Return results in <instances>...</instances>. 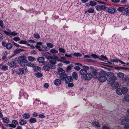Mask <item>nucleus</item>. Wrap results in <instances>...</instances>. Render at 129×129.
<instances>
[{
	"label": "nucleus",
	"mask_w": 129,
	"mask_h": 129,
	"mask_svg": "<svg viewBox=\"0 0 129 129\" xmlns=\"http://www.w3.org/2000/svg\"><path fill=\"white\" fill-rule=\"evenodd\" d=\"M104 71H102L99 72H97L96 70L92 71V73L94 77L98 79V80L100 82H103L105 81L107 79V78L104 75Z\"/></svg>",
	"instance_id": "obj_1"
},
{
	"label": "nucleus",
	"mask_w": 129,
	"mask_h": 129,
	"mask_svg": "<svg viewBox=\"0 0 129 129\" xmlns=\"http://www.w3.org/2000/svg\"><path fill=\"white\" fill-rule=\"evenodd\" d=\"M117 79V78L115 76H111V77L108 79L107 81V83L108 84H110L112 86H113V85H114V86H119L118 84H117V83H116L117 84H116V85H115L114 84L115 83V81Z\"/></svg>",
	"instance_id": "obj_2"
},
{
	"label": "nucleus",
	"mask_w": 129,
	"mask_h": 129,
	"mask_svg": "<svg viewBox=\"0 0 129 129\" xmlns=\"http://www.w3.org/2000/svg\"><path fill=\"white\" fill-rule=\"evenodd\" d=\"M121 123L123 125H124L125 128H129V119L126 118L122 119L121 121Z\"/></svg>",
	"instance_id": "obj_3"
},
{
	"label": "nucleus",
	"mask_w": 129,
	"mask_h": 129,
	"mask_svg": "<svg viewBox=\"0 0 129 129\" xmlns=\"http://www.w3.org/2000/svg\"><path fill=\"white\" fill-rule=\"evenodd\" d=\"M95 7L96 10L98 11L102 10L105 11L107 8L106 6L105 5H98Z\"/></svg>",
	"instance_id": "obj_4"
},
{
	"label": "nucleus",
	"mask_w": 129,
	"mask_h": 129,
	"mask_svg": "<svg viewBox=\"0 0 129 129\" xmlns=\"http://www.w3.org/2000/svg\"><path fill=\"white\" fill-rule=\"evenodd\" d=\"M27 71V69L24 67L18 69L17 70V73L18 74H24Z\"/></svg>",
	"instance_id": "obj_5"
},
{
	"label": "nucleus",
	"mask_w": 129,
	"mask_h": 129,
	"mask_svg": "<svg viewBox=\"0 0 129 129\" xmlns=\"http://www.w3.org/2000/svg\"><path fill=\"white\" fill-rule=\"evenodd\" d=\"M107 10L105 11L108 12L109 13L111 14H114L116 13V10L114 7H107L106 8Z\"/></svg>",
	"instance_id": "obj_6"
},
{
	"label": "nucleus",
	"mask_w": 129,
	"mask_h": 129,
	"mask_svg": "<svg viewBox=\"0 0 129 129\" xmlns=\"http://www.w3.org/2000/svg\"><path fill=\"white\" fill-rule=\"evenodd\" d=\"M2 46L5 47L8 50L11 49L12 47V44L10 43H6L5 42H3L2 43Z\"/></svg>",
	"instance_id": "obj_7"
},
{
	"label": "nucleus",
	"mask_w": 129,
	"mask_h": 129,
	"mask_svg": "<svg viewBox=\"0 0 129 129\" xmlns=\"http://www.w3.org/2000/svg\"><path fill=\"white\" fill-rule=\"evenodd\" d=\"M5 34L8 35L9 37L11 38L12 37V36H16L18 34L17 33L13 31L12 32L10 33L6 30L4 31Z\"/></svg>",
	"instance_id": "obj_8"
},
{
	"label": "nucleus",
	"mask_w": 129,
	"mask_h": 129,
	"mask_svg": "<svg viewBox=\"0 0 129 129\" xmlns=\"http://www.w3.org/2000/svg\"><path fill=\"white\" fill-rule=\"evenodd\" d=\"M28 63L27 60L24 59H22L20 61L19 64L22 66H25L27 65Z\"/></svg>",
	"instance_id": "obj_9"
},
{
	"label": "nucleus",
	"mask_w": 129,
	"mask_h": 129,
	"mask_svg": "<svg viewBox=\"0 0 129 129\" xmlns=\"http://www.w3.org/2000/svg\"><path fill=\"white\" fill-rule=\"evenodd\" d=\"M92 77V75L90 73H87L84 76V79L86 80H90Z\"/></svg>",
	"instance_id": "obj_10"
},
{
	"label": "nucleus",
	"mask_w": 129,
	"mask_h": 129,
	"mask_svg": "<svg viewBox=\"0 0 129 129\" xmlns=\"http://www.w3.org/2000/svg\"><path fill=\"white\" fill-rule=\"evenodd\" d=\"M43 68L45 71H48L50 70V69H53V66H51L50 64L49 66L46 65L44 66L43 67Z\"/></svg>",
	"instance_id": "obj_11"
},
{
	"label": "nucleus",
	"mask_w": 129,
	"mask_h": 129,
	"mask_svg": "<svg viewBox=\"0 0 129 129\" xmlns=\"http://www.w3.org/2000/svg\"><path fill=\"white\" fill-rule=\"evenodd\" d=\"M72 80V78L71 76H67L65 79V82L66 83L68 84L70 83Z\"/></svg>",
	"instance_id": "obj_12"
},
{
	"label": "nucleus",
	"mask_w": 129,
	"mask_h": 129,
	"mask_svg": "<svg viewBox=\"0 0 129 129\" xmlns=\"http://www.w3.org/2000/svg\"><path fill=\"white\" fill-rule=\"evenodd\" d=\"M58 74L60 76H61V75H63L65 74V71L62 69L61 68H59L58 69Z\"/></svg>",
	"instance_id": "obj_13"
},
{
	"label": "nucleus",
	"mask_w": 129,
	"mask_h": 129,
	"mask_svg": "<svg viewBox=\"0 0 129 129\" xmlns=\"http://www.w3.org/2000/svg\"><path fill=\"white\" fill-rule=\"evenodd\" d=\"M54 83L56 85H59L61 84V82L60 80L56 79L54 81Z\"/></svg>",
	"instance_id": "obj_14"
},
{
	"label": "nucleus",
	"mask_w": 129,
	"mask_h": 129,
	"mask_svg": "<svg viewBox=\"0 0 129 129\" xmlns=\"http://www.w3.org/2000/svg\"><path fill=\"white\" fill-rule=\"evenodd\" d=\"M19 123L21 125H23L26 123V121L23 119H21L19 121Z\"/></svg>",
	"instance_id": "obj_15"
},
{
	"label": "nucleus",
	"mask_w": 129,
	"mask_h": 129,
	"mask_svg": "<svg viewBox=\"0 0 129 129\" xmlns=\"http://www.w3.org/2000/svg\"><path fill=\"white\" fill-rule=\"evenodd\" d=\"M82 75H85L87 73V70L84 69H81L79 72Z\"/></svg>",
	"instance_id": "obj_16"
},
{
	"label": "nucleus",
	"mask_w": 129,
	"mask_h": 129,
	"mask_svg": "<svg viewBox=\"0 0 129 129\" xmlns=\"http://www.w3.org/2000/svg\"><path fill=\"white\" fill-rule=\"evenodd\" d=\"M73 78L76 80H77L78 78V75L75 72H73L72 74Z\"/></svg>",
	"instance_id": "obj_17"
},
{
	"label": "nucleus",
	"mask_w": 129,
	"mask_h": 129,
	"mask_svg": "<svg viewBox=\"0 0 129 129\" xmlns=\"http://www.w3.org/2000/svg\"><path fill=\"white\" fill-rule=\"evenodd\" d=\"M116 93L119 95H121L123 93L122 89L120 88H117L116 90Z\"/></svg>",
	"instance_id": "obj_18"
},
{
	"label": "nucleus",
	"mask_w": 129,
	"mask_h": 129,
	"mask_svg": "<svg viewBox=\"0 0 129 129\" xmlns=\"http://www.w3.org/2000/svg\"><path fill=\"white\" fill-rule=\"evenodd\" d=\"M123 100V101H126L127 102H129V95L127 94L125 95Z\"/></svg>",
	"instance_id": "obj_19"
},
{
	"label": "nucleus",
	"mask_w": 129,
	"mask_h": 129,
	"mask_svg": "<svg viewBox=\"0 0 129 129\" xmlns=\"http://www.w3.org/2000/svg\"><path fill=\"white\" fill-rule=\"evenodd\" d=\"M45 59L44 57H40L38 58L37 60L40 63H43L44 62Z\"/></svg>",
	"instance_id": "obj_20"
},
{
	"label": "nucleus",
	"mask_w": 129,
	"mask_h": 129,
	"mask_svg": "<svg viewBox=\"0 0 129 129\" xmlns=\"http://www.w3.org/2000/svg\"><path fill=\"white\" fill-rule=\"evenodd\" d=\"M10 67L12 68H15L16 67V63L14 61H13L12 62H11L9 64Z\"/></svg>",
	"instance_id": "obj_21"
},
{
	"label": "nucleus",
	"mask_w": 129,
	"mask_h": 129,
	"mask_svg": "<svg viewBox=\"0 0 129 129\" xmlns=\"http://www.w3.org/2000/svg\"><path fill=\"white\" fill-rule=\"evenodd\" d=\"M117 75L119 78H122L124 76V74L122 72H119L117 74Z\"/></svg>",
	"instance_id": "obj_22"
},
{
	"label": "nucleus",
	"mask_w": 129,
	"mask_h": 129,
	"mask_svg": "<svg viewBox=\"0 0 129 129\" xmlns=\"http://www.w3.org/2000/svg\"><path fill=\"white\" fill-rule=\"evenodd\" d=\"M67 75L66 74H64L63 75L60 76L59 78L61 80H63L66 79L67 77Z\"/></svg>",
	"instance_id": "obj_23"
},
{
	"label": "nucleus",
	"mask_w": 129,
	"mask_h": 129,
	"mask_svg": "<svg viewBox=\"0 0 129 129\" xmlns=\"http://www.w3.org/2000/svg\"><path fill=\"white\" fill-rule=\"evenodd\" d=\"M22 117L24 119H28L30 117V115L28 114L25 113L22 115Z\"/></svg>",
	"instance_id": "obj_24"
},
{
	"label": "nucleus",
	"mask_w": 129,
	"mask_h": 129,
	"mask_svg": "<svg viewBox=\"0 0 129 129\" xmlns=\"http://www.w3.org/2000/svg\"><path fill=\"white\" fill-rule=\"evenodd\" d=\"M93 125L97 127H100V126L99 124V122L97 121H94L92 122V123Z\"/></svg>",
	"instance_id": "obj_25"
},
{
	"label": "nucleus",
	"mask_w": 129,
	"mask_h": 129,
	"mask_svg": "<svg viewBox=\"0 0 129 129\" xmlns=\"http://www.w3.org/2000/svg\"><path fill=\"white\" fill-rule=\"evenodd\" d=\"M91 57H92L94 59H96L97 58H98L100 60H102V59L101 58H99V57L98 56L96 55L92 54L91 55Z\"/></svg>",
	"instance_id": "obj_26"
},
{
	"label": "nucleus",
	"mask_w": 129,
	"mask_h": 129,
	"mask_svg": "<svg viewBox=\"0 0 129 129\" xmlns=\"http://www.w3.org/2000/svg\"><path fill=\"white\" fill-rule=\"evenodd\" d=\"M24 50L23 49H17L15 50H14V52L15 53H19L20 52L24 51Z\"/></svg>",
	"instance_id": "obj_27"
},
{
	"label": "nucleus",
	"mask_w": 129,
	"mask_h": 129,
	"mask_svg": "<svg viewBox=\"0 0 129 129\" xmlns=\"http://www.w3.org/2000/svg\"><path fill=\"white\" fill-rule=\"evenodd\" d=\"M110 60L111 62H120V59L118 58H117L116 59H111Z\"/></svg>",
	"instance_id": "obj_28"
},
{
	"label": "nucleus",
	"mask_w": 129,
	"mask_h": 129,
	"mask_svg": "<svg viewBox=\"0 0 129 129\" xmlns=\"http://www.w3.org/2000/svg\"><path fill=\"white\" fill-rule=\"evenodd\" d=\"M125 8L124 7H120L118 8L117 10L121 12H123V11H124L125 10Z\"/></svg>",
	"instance_id": "obj_29"
},
{
	"label": "nucleus",
	"mask_w": 129,
	"mask_h": 129,
	"mask_svg": "<svg viewBox=\"0 0 129 129\" xmlns=\"http://www.w3.org/2000/svg\"><path fill=\"white\" fill-rule=\"evenodd\" d=\"M35 71H38L40 70V68L38 66H35L33 69Z\"/></svg>",
	"instance_id": "obj_30"
},
{
	"label": "nucleus",
	"mask_w": 129,
	"mask_h": 129,
	"mask_svg": "<svg viewBox=\"0 0 129 129\" xmlns=\"http://www.w3.org/2000/svg\"><path fill=\"white\" fill-rule=\"evenodd\" d=\"M121 89L122 90V92L124 94L126 93L128 91V89L126 88L123 87Z\"/></svg>",
	"instance_id": "obj_31"
},
{
	"label": "nucleus",
	"mask_w": 129,
	"mask_h": 129,
	"mask_svg": "<svg viewBox=\"0 0 129 129\" xmlns=\"http://www.w3.org/2000/svg\"><path fill=\"white\" fill-rule=\"evenodd\" d=\"M89 3V5L92 6H94L97 4L96 2L92 1H91Z\"/></svg>",
	"instance_id": "obj_32"
},
{
	"label": "nucleus",
	"mask_w": 129,
	"mask_h": 129,
	"mask_svg": "<svg viewBox=\"0 0 129 129\" xmlns=\"http://www.w3.org/2000/svg\"><path fill=\"white\" fill-rule=\"evenodd\" d=\"M35 75L36 77L40 78L42 76V75L40 73L38 72L35 74Z\"/></svg>",
	"instance_id": "obj_33"
},
{
	"label": "nucleus",
	"mask_w": 129,
	"mask_h": 129,
	"mask_svg": "<svg viewBox=\"0 0 129 129\" xmlns=\"http://www.w3.org/2000/svg\"><path fill=\"white\" fill-rule=\"evenodd\" d=\"M36 119L34 118H32L29 120L30 122L31 123H33L36 122Z\"/></svg>",
	"instance_id": "obj_34"
},
{
	"label": "nucleus",
	"mask_w": 129,
	"mask_h": 129,
	"mask_svg": "<svg viewBox=\"0 0 129 129\" xmlns=\"http://www.w3.org/2000/svg\"><path fill=\"white\" fill-rule=\"evenodd\" d=\"M50 53L53 54H56L58 52V51L55 49H52L49 51Z\"/></svg>",
	"instance_id": "obj_35"
},
{
	"label": "nucleus",
	"mask_w": 129,
	"mask_h": 129,
	"mask_svg": "<svg viewBox=\"0 0 129 129\" xmlns=\"http://www.w3.org/2000/svg\"><path fill=\"white\" fill-rule=\"evenodd\" d=\"M113 73L111 72H108L106 74V76L108 77H111V76L113 75Z\"/></svg>",
	"instance_id": "obj_36"
},
{
	"label": "nucleus",
	"mask_w": 129,
	"mask_h": 129,
	"mask_svg": "<svg viewBox=\"0 0 129 129\" xmlns=\"http://www.w3.org/2000/svg\"><path fill=\"white\" fill-rule=\"evenodd\" d=\"M87 11H88V12L89 13H94V9L93 8H90L87 10Z\"/></svg>",
	"instance_id": "obj_37"
},
{
	"label": "nucleus",
	"mask_w": 129,
	"mask_h": 129,
	"mask_svg": "<svg viewBox=\"0 0 129 129\" xmlns=\"http://www.w3.org/2000/svg\"><path fill=\"white\" fill-rule=\"evenodd\" d=\"M8 67L7 66L3 65L2 69L4 71H6L8 70Z\"/></svg>",
	"instance_id": "obj_38"
},
{
	"label": "nucleus",
	"mask_w": 129,
	"mask_h": 129,
	"mask_svg": "<svg viewBox=\"0 0 129 129\" xmlns=\"http://www.w3.org/2000/svg\"><path fill=\"white\" fill-rule=\"evenodd\" d=\"M125 14L126 15H128L129 14V7L125 8Z\"/></svg>",
	"instance_id": "obj_39"
},
{
	"label": "nucleus",
	"mask_w": 129,
	"mask_h": 129,
	"mask_svg": "<svg viewBox=\"0 0 129 129\" xmlns=\"http://www.w3.org/2000/svg\"><path fill=\"white\" fill-rule=\"evenodd\" d=\"M73 55L74 56L76 57H80L82 56V55L81 54L78 53H75Z\"/></svg>",
	"instance_id": "obj_40"
},
{
	"label": "nucleus",
	"mask_w": 129,
	"mask_h": 129,
	"mask_svg": "<svg viewBox=\"0 0 129 129\" xmlns=\"http://www.w3.org/2000/svg\"><path fill=\"white\" fill-rule=\"evenodd\" d=\"M50 62L52 64H54L56 63V61L55 60L52 58L50 60Z\"/></svg>",
	"instance_id": "obj_41"
},
{
	"label": "nucleus",
	"mask_w": 129,
	"mask_h": 129,
	"mask_svg": "<svg viewBox=\"0 0 129 129\" xmlns=\"http://www.w3.org/2000/svg\"><path fill=\"white\" fill-rule=\"evenodd\" d=\"M48 47L52 48L54 46L53 44L50 43H48L46 45Z\"/></svg>",
	"instance_id": "obj_42"
},
{
	"label": "nucleus",
	"mask_w": 129,
	"mask_h": 129,
	"mask_svg": "<svg viewBox=\"0 0 129 129\" xmlns=\"http://www.w3.org/2000/svg\"><path fill=\"white\" fill-rule=\"evenodd\" d=\"M28 59L31 61L33 62L35 60V58L32 56H29L28 57Z\"/></svg>",
	"instance_id": "obj_43"
},
{
	"label": "nucleus",
	"mask_w": 129,
	"mask_h": 129,
	"mask_svg": "<svg viewBox=\"0 0 129 129\" xmlns=\"http://www.w3.org/2000/svg\"><path fill=\"white\" fill-rule=\"evenodd\" d=\"M42 51H47L48 50L47 47L45 46H42Z\"/></svg>",
	"instance_id": "obj_44"
},
{
	"label": "nucleus",
	"mask_w": 129,
	"mask_h": 129,
	"mask_svg": "<svg viewBox=\"0 0 129 129\" xmlns=\"http://www.w3.org/2000/svg\"><path fill=\"white\" fill-rule=\"evenodd\" d=\"M122 79L123 82H126L129 80L128 78L127 77H123Z\"/></svg>",
	"instance_id": "obj_45"
},
{
	"label": "nucleus",
	"mask_w": 129,
	"mask_h": 129,
	"mask_svg": "<svg viewBox=\"0 0 129 129\" xmlns=\"http://www.w3.org/2000/svg\"><path fill=\"white\" fill-rule=\"evenodd\" d=\"M73 66V65L72 64H70L69 66H68L67 68V71L68 72V71L70 70L71 68Z\"/></svg>",
	"instance_id": "obj_46"
},
{
	"label": "nucleus",
	"mask_w": 129,
	"mask_h": 129,
	"mask_svg": "<svg viewBox=\"0 0 129 129\" xmlns=\"http://www.w3.org/2000/svg\"><path fill=\"white\" fill-rule=\"evenodd\" d=\"M3 122L6 123H8V122L9 119L7 118H4L3 119Z\"/></svg>",
	"instance_id": "obj_47"
},
{
	"label": "nucleus",
	"mask_w": 129,
	"mask_h": 129,
	"mask_svg": "<svg viewBox=\"0 0 129 129\" xmlns=\"http://www.w3.org/2000/svg\"><path fill=\"white\" fill-rule=\"evenodd\" d=\"M13 39V40H14V41L17 42L18 41H19L20 40V38L19 37H16L14 38Z\"/></svg>",
	"instance_id": "obj_48"
},
{
	"label": "nucleus",
	"mask_w": 129,
	"mask_h": 129,
	"mask_svg": "<svg viewBox=\"0 0 129 129\" xmlns=\"http://www.w3.org/2000/svg\"><path fill=\"white\" fill-rule=\"evenodd\" d=\"M48 53H49L48 52H44L42 53V54L43 57L46 58L47 57V54Z\"/></svg>",
	"instance_id": "obj_49"
},
{
	"label": "nucleus",
	"mask_w": 129,
	"mask_h": 129,
	"mask_svg": "<svg viewBox=\"0 0 129 129\" xmlns=\"http://www.w3.org/2000/svg\"><path fill=\"white\" fill-rule=\"evenodd\" d=\"M34 36L36 39H39L40 38V36L38 34H34Z\"/></svg>",
	"instance_id": "obj_50"
},
{
	"label": "nucleus",
	"mask_w": 129,
	"mask_h": 129,
	"mask_svg": "<svg viewBox=\"0 0 129 129\" xmlns=\"http://www.w3.org/2000/svg\"><path fill=\"white\" fill-rule=\"evenodd\" d=\"M59 50L60 52H61L64 53L65 52V50L62 48H59Z\"/></svg>",
	"instance_id": "obj_51"
},
{
	"label": "nucleus",
	"mask_w": 129,
	"mask_h": 129,
	"mask_svg": "<svg viewBox=\"0 0 129 129\" xmlns=\"http://www.w3.org/2000/svg\"><path fill=\"white\" fill-rule=\"evenodd\" d=\"M12 123H13V124H14V125H15V126L16 125H17L18 123L16 120H14L12 121Z\"/></svg>",
	"instance_id": "obj_52"
},
{
	"label": "nucleus",
	"mask_w": 129,
	"mask_h": 129,
	"mask_svg": "<svg viewBox=\"0 0 129 129\" xmlns=\"http://www.w3.org/2000/svg\"><path fill=\"white\" fill-rule=\"evenodd\" d=\"M7 53L6 52H5V53H4V55H3V57L2 58V59L3 60L5 59L6 58Z\"/></svg>",
	"instance_id": "obj_53"
},
{
	"label": "nucleus",
	"mask_w": 129,
	"mask_h": 129,
	"mask_svg": "<svg viewBox=\"0 0 129 129\" xmlns=\"http://www.w3.org/2000/svg\"><path fill=\"white\" fill-rule=\"evenodd\" d=\"M100 56L102 58H101L102 59V60H101L103 61L104 59L106 60L107 59V57L104 56V55H101Z\"/></svg>",
	"instance_id": "obj_54"
},
{
	"label": "nucleus",
	"mask_w": 129,
	"mask_h": 129,
	"mask_svg": "<svg viewBox=\"0 0 129 129\" xmlns=\"http://www.w3.org/2000/svg\"><path fill=\"white\" fill-rule=\"evenodd\" d=\"M20 44H25L26 43V42L24 40H22L19 42Z\"/></svg>",
	"instance_id": "obj_55"
},
{
	"label": "nucleus",
	"mask_w": 129,
	"mask_h": 129,
	"mask_svg": "<svg viewBox=\"0 0 129 129\" xmlns=\"http://www.w3.org/2000/svg\"><path fill=\"white\" fill-rule=\"evenodd\" d=\"M54 59L55 60V61L57 60V61H60V60L58 58V57L55 56H53ZM60 61H61V60H60Z\"/></svg>",
	"instance_id": "obj_56"
},
{
	"label": "nucleus",
	"mask_w": 129,
	"mask_h": 129,
	"mask_svg": "<svg viewBox=\"0 0 129 129\" xmlns=\"http://www.w3.org/2000/svg\"><path fill=\"white\" fill-rule=\"evenodd\" d=\"M74 69L78 71L81 68L79 66H76L74 67Z\"/></svg>",
	"instance_id": "obj_57"
},
{
	"label": "nucleus",
	"mask_w": 129,
	"mask_h": 129,
	"mask_svg": "<svg viewBox=\"0 0 129 129\" xmlns=\"http://www.w3.org/2000/svg\"><path fill=\"white\" fill-rule=\"evenodd\" d=\"M24 96H25V98L26 99H27L28 96V94L26 92L24 93L23 94Z\"/></svg>",
	"instance_id": "obj_58"
},
{
	"label": "nucleus",
	"mask_w": 129,
	"mask_h": 129,
	"mask_svg": "<svg viewBox=\"0 0 129 129\" xmlns=\"http://www.w3.org/2000/svg\"><path fill=\"white\" fill-rule=\"evenodd\" d=\"M35 47L37 49H38V50L40 51H42V49H41V47L39 46L36 45L35 46Z\"/></svg>",
	"instance_id": "obj_59"
},
{
	"label": "nucleus",
	"mask_w": 129,
	"mask_h": 129,
	"mask_svg": "<svg viewBox=\"0 0 129 129\" xmlns=\"http://www.w3.org/2000/svg\"><path fill=\"white\" fill-rule=\"evenodd\" d=\"M9 127H12L13 128H15L16 127V126H15V125L13 124V123L9 124L8 125Z\"/></svg>",
	"instance_id": "obj_60"
},
{
	"label": "nucleus",
	"mask_w": 129,
	"mask_h": 129,
	"mask_svg": "<svg viewBox=\"0 0 129 129\" xmlns=\"http://www.w3.org/2000/svg\"><path fill=\"white\" fill-rule=\"evenodd\" d=\"M45 117V116L43 114H40L39 115V117L41 118L42 119L44 118Z\"/></svg>",
	"instance_id": "obj_61"
},
{
	"label": "nucleus",
	"mask_w": 129,
	"mask_h": 129,
	"mask_svg": "<svg viewBox=\"0 0 129 129\" xmlns=\"http://www.w3.org/2000/svg\"><path fill=\"white\" fill-rule=\"evenodd\" d=\"M111 1L112 2L115 3H119L120 2L119 0H111Z\"/></svg>",
	"instance_id": "obj_62"
},
{
	"label": "nucleus",
	"mask_w": 129,
	"mask_h": 129,
	"mask_svg": "<svg viewBox=\"0 0 129 129\" xmlns=\"http://www.w3.org/2000/svg\"><path fill=\"white\" fill-rule=\"evenodd\" d=\"M103 129H110L108 126L105 125L102 127Z\"/></svg>",
	"instance_id": "obj_63"
},
{
	"label": "nucleus",
	"mask_w": 129,
	"mask_h": 129,
	"mask_svg": "<svg viewBox=\"0 0 129 129\" xmlns=\"http://www.w3.org/2000/svg\"><path fill=\"white\" fill-rule=\"evenodd\" d=\"M68 86L69 87H72L74 86V84L72 83H69Z\"/></svg>",
	"instance_id": "obj_64"
}]
</instances>
